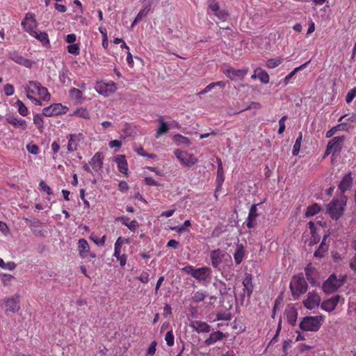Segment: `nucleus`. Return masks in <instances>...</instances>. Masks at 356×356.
I'll use <instances>...</instances> for the list:
<instances>
[{"instance_id":"1","label":"nucleus","mask_w":356,"mask_h":356,"mask_svg":"<svg viewBox=\"0 0 356 356\" xmlns=\"http://www.w3.org/2000/svg\"><path fill=\"white\" fill-rule=\"evenodd\" d=\"M26 97L32 103L37 106L42 105V101L50 100V93L47 88L43 87L39 82L30 81L25 86Z\"/></svg>"},{"instance_id":"2","label":"nucleus","mask_w":356,"mask_h":356,"mask_svg":"<svg viewBox=\"0 0 356 356\" xmlns=\"http://www.w3.org/2000/svg\"><path fill=\"white\" fill-rule=\"evenodd\" d=\"M182 270L188 275H191L199 282H209L211 278V269L208 266L195 268L193 266L188 265L182 268Z\"/></svg>"},{"instance_id":"3","label":"nucleus","mask_w":356,"mask_h":356,"mask_svg":"<svg viewBox=\"0 0 356 356\" xmlns=\"http://www.w3.org/2000/svg\"><path fill=\"white\" fill-rule=\"evenodd\" d=\"M323 321V316H305L300 322L299 326L304 331L316 332L320 329Z\"/></svg>"},{"instance_id":"4","label":"nucleus","mask_w":356,"mask_h":356,"mask_svg":"<svg viewBox=\"0 0 356 356\" xmlns=\"http://www.w3.org/2000/svg\"><path fill=\"white\" fill-rule=\"evenodd\" d=\"M290 289L294 298H298L307 290V283L302 274L293 277L290 282Z\"/></svg>"},{"instance_id":"5","label":"nucleus","mask_w":356,"mask_h":356,"mask_svg":"<svg viewBox=\"0 0 356 356\" xmlns=\"http://www.w3.org/2000/svg\"><path fill=\"white\" fill-rule=\"evenodd\" d=\"M209 258L211 266L220 270L221 264L230 259L231 257L225 250L218 248L210 252Z\"/></svg>"},{"instance_id":"6","label":"nucleus","mask_w":356,"mask_h":356,"mask_svg":"<svg viewBox=\"0 0 356 356\" xmlns=\"http://www.w3.org/2000/svg\"><path fill=\"white\" fill-rule=\"evenodd\" d=\"M173 154L183 167L191 168L198 161L192 154L179 149L174 150Z\"/></svg>"},{"instance_id":"7","label":"nucleus","mask_w":356,"mask_h":356,"mask_svg":"<svg viewBox=\"0 0 356 356\" xmlns=\"http://www.w3.org/2000/svg\"><path fill=\"white\" fill-rule=\"evenodd\" d=\"M345 203L339 200H333L327 205V212L332 219L337 220L342 215L344 211Z\"/></svg>"},{"instance_id":"8","label":"nucleus","mask_w":356,"mask_h":356,"mask_svg":"<svg viewBox=\"0 0 356 356\" xmlns=\"http://www.w3.org/2000/svg\"><path fill=\"white\" fill-rule=\"evenodd\" d=\"M345 136H336L331 139L327 145L325 155H328L331 153L339 152L342 148L345 141Z\"/></svg>"},{"instance_id":"9","label":"nucleus","mask_w":356,"mask_h":356,"mask_svg":"<svg viewBox=\"0 0 356 356\" xmlns=\"http://www.w3.org/2000/svg\"><path fill=\"white\" fill-rule=\"evenodd\" d=\"M22 26L26 32L30 35L34 34L38 26L34 14L26 13L24 19L22 21Z\"/></svg>"},{"instance_id":"10","label":"nucleus","mask_w":356,"mask_h":356,"mask_svg":"<svg viewBox=\"0 0 356 356\" xmlns=\"http://www.w3.org/2000/svg\"><path fill=\"white\" fill-rule=\"evenodd\" d=\"M128 240L119 237L114 245V254L113 256L120 262L121 266H124L127 263L126 254H121V248L124 243H127Z\"/></svg>"},{"instance_id":"11","label":"nucleus","mask_w":356,"mask_h":356,"mask_svg":"<svg viewBox=\"0 0 356 356\" xmlns=\"http://www.w3.org/2000/svg\"><path fill=\"white\" fill-rule=\"evenodd\" d=\"M341 285V282L334 275H332L323 284V290L327 294L337 291Z\"/></svg>"},{"instance_id":"12","label":"nucleus","mask_w":356,"mask_h":356,"mask_svg":"<svg viewBox=\"0 0 356 356\" xmlns=\"http://www.w3.org/2000/svg\"><path fill=\"white\" fill-rule=\"evenodd\" d=\"M95 90L99 94L106 97L113 93L117 90V87L115 83L113 81L108 83L97 82L96 83Z\"/></svg>"},{"instance_id":"13","label":"nucleus","mask_w":356,"mask_h":356,"mask_svg":"<svg viewBox=\"0 0 356 356\" xmlns=\"http://www.w3.org/2000/svg\"><path fill=\"white\" fill-rule=\"evenodd\" d=\"M67 109V107L63 106L61 104H52L49 106L45 107L42 109V115L47 117L58 115L62 113H65Z\"/></svg>"},{"instance_id":"14","label":"nucleus","mask_w":356,"mask_h":356,"mask_svg":"<svg viewBox=\"0 0 356 356\" xmlns=\"http://www.w3.org/2000/svg\"><path fill=\"white\" fill-rule=\"evenodd\" d=\"M321 301V297L315 292H309L307 298L303 301L305 307L308 309L317 308Z\"/></svg>"},{"instance_id":"15","label":"nucleus","mask_w":356,"mask_h":356,"mask_svg":"<svg viewBox=\"0 0 356 356\" xmlns=\"http://www.w3.org/2000/svg\"><path fill=\"white\" fill-rule=\"evenodd\" d=\"M68 143H67V150L70 152H74L77 149L78 145L79 143L83 140L84 136L82 134H70L67 136Z\"/></svg>"},{"instance_id":"16","label":"nucleus","mask_w":356,"mask_h":356,"mask_svg":"<svg viewBox=\"0 0 356 356\" xmlns=\"http://www.w3.org/2000/svg\"><path fill=\"white\" fill-rule=\"evenodd\" d=\"M8 58L10 60H13L15 63L22 66H24L27 68H31L33 64L35 63L33 60L25 58L16 51L10 52L8 54Z\"/></svg>"},{"instance_id":"17","label":"nucleus","mask_w":356,"mask_h":356,"mask_svg":"<svg viewBox=\"0 0 356 356\" xmlns=\"http://www.w3.org/2000/svg\"><path fill=\"white\" fill-rule=\"evenodd\" d=\"M19 296L15 295L4 299L6 309L13 313L17 312L20 308Z\"/></svg>"},{"instance_id":"18","label":"nucleus","mask_w":356,"mask_h":356,"mask_svg":"<svg viewBox=\"0 0 356 356\" xmlns=\"http://www.w3.org/2000/svg\"><path fill=\"white\" fill-rule=\"evenodd\" d=\"M103 159L104 156L102 153L97 152L89 161V164L95 172L98 173L102 171L103 167Z\"/></svg>"},{"instance_id":"19","label":"nucleus","mask_w":356,"mask_h":356,"mask_svg":"<svg viewBox=\"0 0 356 356\" xmlns=\"http://www.w3.org/2000/svg\"><path fill=\"white\" fill-rule=\"evenodd\" d=\"M6 121L12 124L15 128H19L22 131H24L27 128V122L24 119L19 118L17 116L8 115L6 118Z\"/></svg>"},{"instance_id":"20","label":"nucleus","mask_w":356,"mask_h":356,"mask_svg":"<svg viewBox=\"0 0 356 356\" xmlns=\"http://www.w3.org/2000/svg\"><path fill=\"white\" fill-rule=\"evenodd\" d=\"M340 299H341V297L339 295H337V296H334L333 297L330 298V299L324 300L321 303V309L326 312H332L336 308Z\"/></svg>"},{"instance_id":"21","label":"nucleus","mask_w":356,"mask_h":356,"mask_svg":"<svg viewBox=\"0 0 356 356\" xmlns=\"http://www.w3.org/2000/svg\"><path fill=\"white\" fill-rule=\"evenodd\" d=\"M79 252L82 258L86 257L90 255V257L95 258L96 257L95 253L90 252V246L88 241L84 238H81L78 241Z\"/></svg>"},{"instance_id":"22","label":"nucleus","mask_w":356,"mask_h":356,"mask_svg":"<svg viewBox=\"0 0 356 356\" xmlns=\"http://www.w3.org/2000/svg\"><path fill=\"white\" fill-rule=\"evenodd\" d=\"M190 326L198 333H208L211 331V326L206 322L200 321H192Z\"/></svg>"},{"instance_id":"23","label":"nucleus","mask_w":356,"mask_h":356,"mask_svg":"<svg viewBox=\"0 0 356 356\" xmlns=\"http://www.w3.org/2000/svg\"><path fill=\"white\" fill-rule=\"evenodd\" d=\"M247 72L248 70L246 69L236 70L234 68H229L225 71V75L232 80H234L237 78L243 79Z\"/></svg>"},{"instance_id":"24","label":"nucleus","mask_w":356,"mask_h":356,"mask_svg":"<svg viewBox=\"0 0 356 356\" xmlns=\"http://www.w3.org/2000/svg\"><path fill=\"white\" fill-rule=\"evenodd\" d=\"M353 184V178L351 173L346 174L341 181L339 188L341 193H345L347 190L350 189Z\"/></svg>"},{"instance_id":"25","label":"nucleus","mask_w":356,"mask_h":356,"mask_svg":"<svg viewBox=\"0 0 356 356\" xmlns=\"http://www.w3.org/2000/svg\"><path fill=\"white\" fill-rule=\"evenodd\" d=\"M225 334L220 331H216L210 334L209 337L204 341V344L209 346L216 342L222 340Z\"/></svg>"},{"instance_id":"26","label":"nucleus","mask_w":356,"mask_h":356,"mask_svg":"<svg viewBox=\"0 0 356 356\" xmlns=\"http://www.w3.org/2000/svg\"><path fill=\"white\" fill-rule=\"evenodd\" d=\"M115 162L118 164V170L121 173H127L128 164L124 155L117 156L115 159Z\"/></svg>"},{"instance_id":"27","label":"nucleus","mask_w":356,"mask_h":356,"mask_svg":"<svg viewBox=\"0 0 356 356\" xmlns=\"http://www.w3.org/2000/svg\"><path fill=\"white\" fill-rule=\"evenodd\" d=\"M327 235H325L318 248L314 252V257L321 258L324 256V254L328 250L329 245L326 243V239Z\"/></svg>"},{"instance_id":"28","label":"nucleus","mask_w":356,"mask_h":356,"mask_svg":"<svg viewBox=\"0 0 356 356\" xmlns=\"http://www.w3.org/2000/svg\"><path fill=\"white\" fill-rule=\"evenodd\" d=\"M243 284L244 286V293L250 297L252 293L253 285L252 283V276L250 274H246L245 278L243 280Z\"/></svg>"},{"instance_id":"29","label":"nucleus","mask_w":356,"mask_h":356,"mask_svg":"<svg viewBox=\"0 0 356 356\" xmlns=\"http://www.w3.org/2000/svg\"><path fill=\"white\" fill-rule=\"evenodd\" d=\"M158 122L159 124V127L155 134L156 138H159L161 135L167 133L170 129L168 124L164 121L163 117L158 118Z\"/></svg>"},{"instance_id":"30","label":"nucleus","mask_w":356,"mask_h":356,"mask_svg":"<svg viewBox=\"0 0 356 356\" xmlns=\"http://www.w3.org/2000/svg\"><path fill=\"white\" fill-rule=\"evenodd\" d=\"M245 256V249L243 245L238 244L236 246V251L234 254V259L236 264H240Z\"/></svg>"},{"instance_id":"31","label":"nucleus","mask_w":356,"mask_h":356,"mask_svg":"<svg viewBox=\"0 0 356 356\" xmlns=\"http://www.w3.org/2000/svg\"><path fill=\"white\" fill-rule=\"evenodd\" d=\"M309 60L306 62L305 63L300 65L299 67H296L292 72H291L287 76H285L284 79V85H287L291 82V79L295 76L297 72H298L300 70L304 69L307 66V65L309 63Z\"/></svg>"},{"instance_id":"32","label":"nucleus","mask_w":356,"mask_h":356,"mask_svg":"<svg viewBox=\"0 0 356 356\" xmlns=\"http://www.w3.org/2000/svg\"><path fill=\"white\" fill-rule=\"evenodd\" d=\"M32 37L36 38L40 42H42L44 45L49 44V36L45 32H37L36 31L34 32V34L31 35Z\"/></svg>"},{"instance_id":"33","label":"nucleus","mask_w":356,"mask_h":356,"mask_svg":"<svg viewBox=\"0 0 356 356\" xmlns=\"http://www.w3.org/2000/svg\"><path fill=\"white\" fill-rule=\"evenodd\" d=\"M258 72V79L263 83H268L270 81L268 74L261 68H257L256 72Z\"/></svg>"},{"instance_id":"34","label":"nucleus","mask_w":356,"mask_h":356,"mask_svg":"<svg viewBox=\"0 0 356 356\" xmlns=\"http://www.w3.org/2000/svg\"><path fill=\"white\" fill-rule=\"evenodd\" d=\"M15 105L17 107L18 113L22 116H26L29 114L28 108L21 100L17 99L15 102Z\"/></svg>"},{"instance_id":"35","label":"nucleus","mask_w":356,"mask_h":356,"mask_svg":"<svg viewBox=\"0 0 356 356\" xmlns=\"http://www.w3.org/2000/svg\"><path fill=\"white\" fill-rule=\"evenodd\" d=\"M151 3L152 2L150 1H148L147 3L145 5L144 8L140 10V12L136 15L137 19L142 20L143 18H144L147 13L150 11L151 8Z\"/></svg>"},{"instance_id":"36","label":"nucleus","mask_w":356,"mask_h":356,"mask_svg":"<svg viewBox=\"0 0 356 356\" xmlns=\"http://www.w3.org/2000/svg\"><path fill=\"white\" fill-rule=\"evenodd\" d=\"M173 140L175 143H177V145H189L191 144L190 140L181 134H176L173 137Z\"/></svg>"},{"instance_id":"37","label":"nucleus","mask_w":356,"mask_h":356,"mask_svg":"<svg viewBox=\"0 0 356 356\" xmlns=\"http://www.w3.org/2000/svg\"><path fill=\"white\" fill-rule=\"evenodd\" d=\"M207 295L206 293L202 291H196L192 296V300L195 303H198L204 300Z\"/></svg>"},{"instance_id":"38","label":"nucleus","mask_w":356,"mask_h":356,"mask_svg":"<svg viewBox=\"0 0 356 356\" xmlns=\"http://www.w3.org/2000/svg\"><path fill=\"white\" fill-rule=\"evenodd\" d=\"M321 209H320V207L315 204H313L310 207H309L305 212V216L306 217H309V216H313L314 215H316V213H318L319 211H320Z\"/></svg>"},{"instance_id":"39","label":"nucleus","mask_w":356,"mask_h":356,"mask_svg":"<svg viewBox=\"0 0 356 356\" xmlns=\"http://www.w3.org/2000/svg\"><path fill=\"white\" fill-rule=\"evenodd\" d=\"M70 95L72 99L79 101L82 99L83 92L77 88H73L70 90Z\"/></svg>"},{"instance_id":"40","label":"nucleus","mask_w":356,"mask_h":356,"mask_svg":"<svg viewBox=\"0 0 356 356\" xmlns=\"http://www.w3.org/2000/svg\"><path fill=\"white\" fill-rule=\"evenodd\" d=\"M191 225V224L190 220H186L184 221V222L183 223V225L181 226H180V227L175 226V227H171V229L177 232L179 234H181V233L184 232L186 231V227H190Z\"/></svg>"},{"instance_id":"41","label":"nucleus","mask_w":356,"mask_h":356,"mask_svg":"<svg viewBox=\"0 0 356 356\" xmlns=\"http://www.w3.org/2000/svg\"><path fill=\"white\" fill-rule=\"evenodd\" d=\"M302 133H300L299 136L296 138V140L293 145L292 154L293 155H297L300 149L301 142H302Z\"/></svg>"},{"instance_id":"42","label":"nucleus","mask_w":356,"mask_h":356,"mask_svg":"<svg viewBox=\"0 0 356 356\" xmlns=\"http://www.w3.org/2000/svg\"><path fill=\"white\" fill-rule=\"evenodd\" d=\"M0 267L3 269L13 270L15 268L16 264L13 261L6 263L3 259L0 258Z\"/></svg>"},{"instance_id":"43","label":"nucleus","mask_w":356,"mask_h":356,"mask_svg":"<svg viewBox=\"0 0 356 356\" xmlns=\"http://www.w3.org/2000/svg\"><path fill=\"white\" fill-rule=\"evenodd\" d=\"M33 123L41 129L44 127L43 126V118L41 114H35L33 116Z\"/></svg>"},{"instance_id":"44","label":"nucleus","mask_w":356,"mask_h":356,"mask_svg":"<svg viewBox=\"0 0 356 356\" xmlns=\"http://www.w3.org/2000/svg\"><path fill=\"white\" fill-rule=\"evenodd\" d=\"M74 115L79 118L88 119L90 118L89 112L86 108H79L74 112Z\"/></svg>"},{"instance_id":"45","label":"nucleus","mask_w":356,"mask_h":356,"mask_svg":"<svg viewBox=\"0 0 356 356\" xmlns=\"http://www.w3.org/2000/svg\"><path fill=\"white\" fill-rule=\"evenodd\" d=\"M165 341L168 346H172L175 343V337L172 332V330L168 331L165 337Z\"/></svg>"},{"instance_id":"46","label":"nucleus","mask_w":356,"mask_h":356,"mask_svg":"<svg viewBox=\"0 0 356 356\" xmlns=\"http://www.w3.org/2000/svg\"><path fill=\"white\" fill-rule=\"evenodd\" d=\"M67 51L70 54L79 55L80 54V48L78 44H72L67 47Z\"/></svg>"},{"instance_id":"47","label":"nucleus","mask_w":356,"mask_h":356,"mask_svg":"<svg viewBox=\"0 0 356 356\" xmlns=\"http://www.w3.org/2000/svg\"><path fill=\"white\" fill-rule=\"evenodd\" d=\"M90 238L97 245L103 246L105 243L106 236H103L102 238H98L97 236L91 234Z\"/></svg>"},{"instance_id":"48","label":"nucleus","mask_w":356,"mask_h":356,"mask_svg":"<svg viewBox=\"0 0 356 356\" xmlns=\"http://www.w3.org/2000/svg\"><path fill=\"white\" fill-rule=\"evenodd\" d=\"M39 188L40 191L47 193L48 195H51L52 193L51 188L43 180L40 181Z\"/></svg>"},{"instance_id":"49","label":"nucleus","mask_w":356,"mask_h":356,"mask_svg":"<svg viewBox=\"0 0 356 356\" xmlns=\"http://www.w3.org/2000/svg\"><path fill=\"white\" fill-rule=\"evenodd\" d=\"M26 149L30 154L33 155H36L39 152V147L35 144L29 143L26 145Z\"/></svg>"},{"instance_id":"50","label":"nucleus","mask_w":356,"mask_h":356,"mask_svg":"<svg viewBox=\"0 0 356 356\" xmlns=\"http://www.w3.org/2000/svg\"><path fill=\"white\" fill-rule=\"evenodd\" d=\"M257 216H258V213H257V204H253L250 207L248 218H250V220H255Z\"/></svg>"},{"instance_id":"51","label":"nucleus","mask_w":356,"mask_h":356,"mask_svg":"<svg viewBox=\"0 0 356 356\" xmlns=\"http://www.w3.org/2000/svg\"><path fill=\"white\" fill-rule=\"evenodd\" d=\"M356 97V87L352 88L346 95V102L349 104Z\"/></svg>"},{"instance_id":"52","label":"nucleus","mask_w":356,"mask_h":356,"mask_svg":"<svg viewBox=\"0 0 356 356\" xmlns=\"http://www.w3.org/2000/svg\"><path fill=\"white\" fill-rule=\"evenodd\" d=\"M214 15L222 21H226L229 16L228 13L226 10L220 9L218 10V12H216Z\"/></svg>"},{"instance_id":"53","label":"nucleus","mask_w":356,"mask_h":356,"mask_svg":"<svg viewBox=\"0 0 356 356\" xmlns=\"http://www.w3.org/2000/svg\"><path fill=\"white\" fill-rule=\"evenodd\" d=\"M3 92L6 95L11 96L14 94L15 88L13 85L7 83L4 86Z\"/></svg>"},{"instance_id":"54","label":"nucleus","mask_w":356,"mask_h":356,"mask_svg":"<svg viewBox=\"0 0 356 356\" xmlns=\"http://www.w3.org/2000/svg\"><path fill=\"white\" fill-rule=\"evenodd\" d=\"M287 119L286 116H283L280 120H279V129H278V134H282L284 130H285V121Z\"/></svg>"},{"instance_id":"55","label":"nucleus","mask_w":356,"mask_h":356,"mask_svg":"<svg viewBox=\"0 0 356 356\" xmlns=\"http://www.w3.org/2000/svg\"><path fill=\"white\" fill-rule=\"evenodd\" d=\"M14 279L15 277L12 275L8 274H4L2 276L1 280L4 285H9Z\"/></svg>"},{"instance_id":"56","label":"nucleus","mask_w":356,"mask_h":356,"mask_svg":"<svg viewBox=\"0 0 356 356\" xmlns=\"http://www.w3.org/2000/svg\"><path fill=\"white\" fill-rule=\"evenodd\" d=\"M280 60L270 59L266 62V67L268 68H275L280 64Z\"/></svg>"},{"instance_id":"57","label":"nucleus","mask_w":356,"mask_h":356,"mask_svg":"<svg viewBox=\"0 0 356 356\" xmlns=\"http://www.w3.org/2000/svg\"><path fill=\"white\" fill-rule=\"evenodd\" d=\"M156 342L152 341L149 347V348L147 350L146 355L147 356H152L155 354L156 352Z\"/></svg>"},{"instance_id":"58","label":"nucleus","mask_w":356,"mask_h":356,"mask_svg":"<svg viewBox=\"0 0 356 356\" xmlns=\"http://www.w3.org/2000/svg\"><path fill=\"white\" fill-rule=\"evenodd\" d=\"M130 231L135 232L138 227V222L133 220L130 221L126 226Z\"/></svg>"},{"instance_id":"59","label":"nucleus","mask_w":356,"mask_h":356,"mask_svg":"<svg viewBox=\"0 0 356 356\" xmlns=\"http://www.w3.org/2000/svg\"><path fill=\"white\" fill-rule=\"evenodd\" d=\"M138 280L143 283H147L149 282V273L147 272H143L138 277Z\"/></svg>"},{"instance_id":"60","label":"nucleus","mask_w":356,"mask_h":356,"mask_svg":"<svg viewBox=\"0 0 356 356\" xmlns=\"http://www.w3.org/2000/svg\"><path fill=\"white\" fill-rule=\"evenodd\" d=\"M76 40V36L74 33L68 34L65 38V41L70 44H74Z\"/></svg>"},{"instance_id":"61","label":"nucleus","mask_w":356,"mask_h":356,"mask_svg":"<svg viewBox=\"0 0 356 356\" xmlns=\"http://www.w3.org/2000/svg\"><path fill=\"white\" fill-rule=\"evenodd\" d=\"M108 145L111 148H114V147L120 148L122 146V142L118 140H111L108 143Z\"/></svg>"},{"instance_id":"62","label":"nucleus","mask_w":356,"mask_h":356,"mask_svg":"<svg viewBox=\"0 0 356 356\" xmlns=\"http://www.w3.org/2000/svg\"><path fill=\"white\" fill-rule=\"evenodd\" d=\"M129 188V186L127 184V183L124 181H121L119 184H118V189L122 191V192H124L126 191H127Z\"/></svg>"},{"instance_id":"63","label":"nucleus","mask_w":356,"mask_h":356,"mask_svg":"<svg viewBox=\"0 0 356 356\" xmlns=\"http://www.w3.org/2000/svg\"><path fill=\"white\" fill-rule=\"evenodd\" d=\"M179 246V242L176 240L171 239L167 243V247L177 249Z\"/></svg>"},{"instance_id":"64","label":"nucleus","mask_w":356,"mask_h":356,"mask_svg":"<svg viewBox=\"0 0 356 356\" xmlns=\"http://www.w3.org/2000/svg\"><path fill=\"white\" fill-rule=\"evenodd\" d=\"M350 268L354 271L356 270V254L350 259Z\"/></svg>"}]
</instances>
